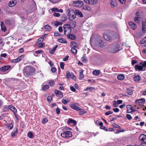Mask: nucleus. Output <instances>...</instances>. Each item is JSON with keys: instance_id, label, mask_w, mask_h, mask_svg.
<instances>
[{"instance_id": "1", "label": "nucleus", "mask_w": 146, "mask_h": 146, "mask_svg": "<svg viewBox=\"0 0 146 146\" xmlns=\"http://www.w3.org/2000/svg\"><path fill=\"white\" fill-rule=\"evenodd\" d=\"M102 38V36L99 35H97L94 37L92 36V44H93L92 47L95 49V46L96 47L101 48L105 46L106 44L103 42Z\"/></svg>"}, {"instance_id": "2", "label": "nucleus", "mask_w": 146, "mask_h": 146, "mask_svg": "<svg viewBox=\"0 0 146 146\" xmlns=\"http://www.w3.org/2000/svg\"><path fill=\"white\" fill-rule=\"evenodd\" d=\"M35 71L34 68L32 66H27L23 68V71L25 77H28L32 76Z\"/></svg>"}, {"instance_id": "3", "label": "nucleus", "mask_w": 146, "mask_h": 146, "mask_svg": "<svg viewBox=\"0 0 146 146\" xmlns=\"http://www.w3.org/2000/svg\"><path fill=\"white\" fill-rule=\"evenodd\" d=\"M120 44L116 43L115 44H112L110 46L109 50L112 53H115L121 50Z\"/></svg>"}, {"instance_id": "4", "label": "nucleus", "mask_w": 146, "mask_h": 146, "mask_svg": "<svg viewBox=\"0 0 146 146\" xmlns=\"http://www.w3.org/2000/svg\"><path fill=\"white\" fill-rule=\"evenodd\" d=\"M68 15L69 16V19L70 20H72L76 17L75 12L71 9H69L68 10Z\"/></svg>"}, {"instance_id": "5", "label": "nucleus", "mask_w": 146, "mask_h": 146, "mask_svg": "<svg viewBox=\"0 0 146 146\" xmlns=\"http://www.w3.org/2000/svg\"><path fill=\"white\" fill-rule=\"evenodd\" d=\"M139 64L141 66H140L138 64L136 65L135 67V69L136 70L143 71V67L146 66V61H144L143 62H141Z\"/></svg>"}, {"instance_id": "6", "label": "nucleus", "mask_w": 146, "mask_h": 146, "mask_svg": "<svg viewBox=\"0 0 146 146\" xmlns=\"http://www.w3.org/2000/svg\"><path fill=\"white\" fill-rule=\"evenodd\" d=\"M114 36V34L113 33L111 32L109 34L104 35V38L107 40L111 42L113 39V37Z\"/></svg>"}, {"instance_id": "7", "label": "nucleus", "mask_w": 146, "mask_h": 146, "mask_svg": "<svg viewBox=\"0 0 146 146\" xmlns=\"http://www.w3.org/2000/svg\"><path fill=\"white\" fill-rule=\"evenodd\" d=\"M61 135L62 137L64 138H68L72 136V132L70 131H66L61 133Z\"/></svg>"}, {"instance_id": "8", "label": "nucleus", "mask_w": 146, "mask_h": 146, "mask_svg": "<svg viewBox=\"0 0 146 146\" xmlns=\"http://www.w3.org/2000/svg\"><path fill=\"white\" fill-rule=\"evenodd\" d=\"M83 3L80 1H73V5L74 6L79 7L83 5Z\"/></svg>"}, {"instance_id": "9", "label": "nucleus", "mask_w": 146, "mask_h": 146, "mask_svg": "<svg viewBox=\"0 0 146 146\" xmlns=\"http://www.w3.org/2000/svg\"><path fill=\"white\" fill-rule=\"evenodd\" d=\"M145 102V100L144 98H141L140 100H137L135 101L136 104L140 106L143 105Z\"/></svg>"}, {"instance_id": "10", "label": "nucleus", "mask_w": 146, "mask_h": 146, "mask_svg": "<svg viewBox=\"0 0 146 146\" xmlns=\"http://www.w3.org/2000/svg\"><path fill=\"white\" fill-rule=\"evenodd\" d=\"M10 82L13 83L14 85H17L19 83L20 80L16 78H10L9 80Z\"/></svg>"}, {"instance_id": "11", "label": "nucleus", "mask_w": 146, "mask_h": 146, "mask_svg": "<svg viewBox=\"0 0 146 146\" xmlns=\"http://www.w3.org/2000/svg\"><path fill=\"white\" fill-rule=\"evenodd\" d=\"M10 68L11 66H4L0 68V71L3 72H5L10 69Z\"/></svg>"}, {"instance_id": "12", "label": "nucleus", "mask_w": 146, "mask_h": 146, "mask_svg": "<svg viewBox=\"0 0 146 146\" xmlns=\"http://www.w3.org/2000/svg\"><path fill=\"white\" fill-rule=\"evenodd\" d=\"M54 93L56 96L60 98L63 97V95L62 93L59 90H56L54 91Z\"/></svg>"}, {"instance_id": "13", "label": "nucleus", "mask_w": 146, "mask_h": 146, "mask_svg": "<svg viewBox=\"0 0 146 146\" xmlns=\"http://www.w3.org/2000/svg\"><path fill=\"white\" fill-rule=\"evenodd\" d=\"M110 3L112 8L116 7L117 6V3L115 0H111Z\"/></svg>"}, {"instance_id": "14", "label": "nucleus", "mask_w": 146, "mask_h": 146, "mask_svg": "<svg viewBox=\"0 0 146 146\" xmlns=\"http://www.w3.org/2000/svg\"><path fill=\"white\" fill-rule=\"evenodd\" d=\"M18 132V129L17 127H15L11 133V136L12 137H14L17 134Z\"/></svg>"}, {"instance_id": "15", "label": "nucleus", "mask_w": 146, "mask_h": 146, "mask_svg": "<svg viewBox=\"0 0 146 146\" xmlns=\"http://www.w3.org/2000/svg\"><path fill=\"white\" fill-rule=\"evenodd\" d=\"M129 24L131 28L133 30H135L137 27L136 25L132 22H129Z\"/></svg>"}, {"instance_id": "16", "label": "nucleus", "mask_w": 146, "mask_h": 146, "mask_svg": "<svg viewBox=\"0 0 146 146\" xmlns=\"http://www.w3.org/2000/svg\"><path fill=\"white\" fill-rule=\"evenodd\" d=\"M139 139L141 141L146 143V135L144 134H141L139 137Z\"/></svg>"}, {"instance_id": "17", "label": "nucleus", "mask_w": 146, "mask_h": 146, "mask_svg": "<svg viewBox=\"0 0 146 146\" xmlns=\"http://www.w3.org/2000/svg\"><path fill=\"white\" fill-rule=\"evenodd\" d=\"M8 108L10 110L13 111L14 113H16L17 112V109L12 105H10L8 106Z\"/></svg>"}, {"instance_id": "18", "label": "nucleus", "mask_w": 146, "mask_h": 146, "mask_svg": "<svg viewBox=\"0 0 146 146\" xmlns=\"http://www.w3.org/2000/svg\"><path fill=\"white\" fill-rule=\"evenodd\" d=\"M70 107L71 108L77 111L80 109V107L77 106L76 105V104H71L70 106Z\"/></svg>"}, {"instance_id": "19", "label": "nucleus", "mask_w": 146, "mask_h": 146, "mask_svg": "<svg viewBox=\"0 0 146 146\" xmlns=\"http://www.w3.org/2000/svg\"><path fill=\"white\" fill-rule=\"evenodd\" d=\"M67 123L68 124L71 123L73 124L74 125H75L76 123L75 120L71 119H69L67 120Z\"/></svg>"}, {"instance_id": "20", "label": "nucleus", "mask_w": 146, "mask_h": 146, "mask_svg": "<svg viewBox=\"0 0 146 146\" xmlns=\"http://www.w3.org/2000/svg\"><path fill=\"white\" fill-rule=\"evenodd\" d=\"M75 13L76 15H77L79 17H82L83 16V15L81 12L78 10H76Z\"/></svg>"}, {"instance_id": "21", "label": "nucleus", "mask_w": 146, "mask_h": 146, "mask_svg": "<svg viewBox=\"0 0 146 146\" xmlns=\"http://www.w3.org/2000/svg\"><path fill=\"white\" fill-rule=\"evenodd\" d=\"M1 30L4 32L7 30L6 27L2 21L1 22Z\"/></svg>"}, {"instance_id": "22", "label": "nucleus", "mask_w": 146, "mask_h": 146, "mask_svg": "<svg viewBox=\"0 0 146 146\" xmlns=\"http://www.w3.org/2000/svg\"><path fill=\"white\" fill-rule=\"evenodd\" d=\"M64 35H65L67 36L68 34H70L71 33V29H64Z\"/></svg>"}, {"instance_id": "23", "label": "nucleus", "mask_w": 146, "mask_h": 146, "mask_svg": "<svg viewBox=\"0 0 146 146\" xmlns=\"http://www.w3.org/2000/svg\"><path fill=\"white\" fill-rule=\"evenodd\" d=\"M126 92L129 95H132L133 93V90L132 89L130 88H127Z\"/></svg>"}, {"instance_id": "24", "label": "nucleus", "mask_w": 146, "mask_h": 146, "mask_svg": "<svg viewBox=\"0 0 146 146\" xmlns=\"http://www.w3.org/2000/svg\"><path fill=\"white\" fill-rule=\"evenodd\" d=\"M146 31V23L144 21L142 22V31L143 32H145Z\"/></svg>"}, {"instance_id": "25", "label": "nucleus", "mask_w": 146, "mask_h": 146, "mask_svg": "<svg viewBox=\"0 0 146 146\" xmlns=\"http://www.w3.org/2000/svg\"><path fill=\"white\" fill-rule=\"evenodd\" d=\"M51 10L52 12H58L60 13H62L63 10L62 9H59L56 7H54Z\"/></svg>"}, {"instance_id": "26", "label": "nucleus", "mask_w": 146, "mask_h": 146, "mask_svg": "<svg viewBox=\"0 0 146 146\" xmlns=\"http://www.w3.org/2000/svg\"><path fill=\"white\" fill-rule=\"evenodd\" d=\"M141 78L140 76L139 75H136L133 78L134 80L136 82H138L139 81Z\"/></svg>"}, {"instance_id": "27", "label": "nucleus", "mask_w": 146, "mask_h": 146, "mask_svg": "<svg viewBox=\"0 0 146 146\" xmlns=\"http://www.w3.org/2000/svg\"><path fill=\"white\" fill-rule=\"evenodd\" d=\"M58 47V45H56L52 49H51L50 50L49 53L51 54H53Z\"/></svg>"}, {"instance_id": "28", "label": "nucleus", "mask_w": 146, "mask_h": 146, "mask_svg": "<svg viewBox=\"0 0 146 146\" xmlns=\"http://www.w3.org/2000/svg\"><path fill=\"white\" fill-rule=\"evenodd\" d=\"M5 125L9 128L10 130H11L13 128V124L12 123H7Z\"/></svg>"}, {"instance_id": "29", "label": "nucleus", "mask_w": 146, "mask_h": 146, "mask_svg": "<svg viewBox=\"0 0 146 146\" xmlns=\"http://www.w3.org/2000/svg\"><path fill=\"white\" fill-rule=\"evenodd\" d=\"M67 36V37L70 39L74 40L76 39V36L74 35L69 34Z\"/></svg>"}, {"instance_id": "30", "label": "nucleus", "mask_w": 146, "mask_h": 146, "mask_svg": "<svg viewBox=\"0 0 146 146\" xmlns=\"http://www.w3.org/2000/svg\"><path fill=\"white\" fill-rule=\"evenodd\" d=\"M71 75L75 76L72 73L71 74L69 71H67L66 72V77L68 79L71 77Z\"/></svg>"}, {"instance_id": "31", "label": "nucleus", "mask_w": 146, "mask_h": 146, "mask_svg": "<svg viewBox=\"0 0 146 146\" xmlns=\"http://www.w3.org/2000/svg\"><path fill=\"white\" fill-rule=\"evenodd\" d=\"M52 27L48 25H46L44 26V29L46 31H49L52 29Z\"/></svg>"}, {"instance_id": "32", "label": "nucleus", "mask_w": 146, "mask_h": 146, "mask_svg": "<svg viewBox=\"0 0 146 146\" xmlns=\"http://www.w3.org/2000/svg\"><path fill=\"white\" fill-rule=\"evenodd\" d=\"M16 3L17 2L15 1H12L10 2L9 5L10 7H13L16 5Z\"/></svg>"}, {"instance_id": "33", "label": "nucleus", "mask_w": 146, "mask_h": 146, "mask_svg": "<svg viewBox=\"0 0 146 146\" xmlns=\"http://www.w3.org/2000/svg\"><path fill=\"white\" fill-rule=\"evenodd\" d=\"M58 40L59 42L63 43H66L67 42L66 40L64 38H62L58 39Z\"/></svg>"}, {"instance_id": "34", "label": "nucleus", "mask_w": 146, "mask_h": 146, "mask_svg": "<svg viewBox=\"0 0 146 146\" xmlns=\"http://www.w3.org/2000/svg\"><path fill=\"white\" fill-rule=\"evenodd\" d=\"M79 111V114L80 115H82L86 113V111H84L83 109L80 108V109L77 111Z\"/></svg>"}, {"instance_id": "35", "label": "nucleus", "mask_w": 146, "mask_h": 146, "mask_svg": "<svg viewBox=\"0 0 146 146\" xmlns=\"http://www.w3.org/2000/svg\"><path fill=\"white\" fill-rule=\"evenodd\" d=\"M27 135L28 137L30 138H32L34 137L33 133L31 131L27 133Z\"/></svg>"}, {"instance_id": "36", "label": "nucleus", "mask_w": 146, "mask_h": 146, "mask_svg": "<svg viewBox=\"0 0 146 146\" xmlns=\"http://www.w3.org/2000/svg\"><path fill=\"white\" fill-rule=\"evenodd\" d=\"M76 23L74 21H72L70 23V25L72 28H74L76 27Z\"/></svg>"}, {"instance_id": "37", "label": "nucleus", "mask_w": 146, "mask_h": 146, "mask_svg": "<svg viewBox=\"0 0 146 146\" xmlns=\"http://www.w3.org/2000/svg\"><path fill=\"white\" fill-rule=\"evenodd\" d=\"M93 74L94 75L98 76L100 74V71L98 70H95L93 72Z\"/></svg>"}, {"instance_id": "38", "label": "nucleus", "mask_w": 146, "mask_h": 146, "mask_svg": "<svg viewBox=\"0 0 146 146\" xmlns=\"http://www.w3.org/2000/svg\"><path fill=\"white\" fill-rule=\"evenodd\" d=\"M117 78L118 80H122L124 79L125 76L123 74H120L118 76Z\"/></svg>"}, {"instance_id": "39", "label": "nucleus", "mask_w": 146, "mask_h": 146, "mask_svg": "<svg viewBox=\"0 0 146 146\" xmlns=\"http://www.w3.org/2000/svg\"><path fill=\"white\" fill-rule=\"evenodd\" d=\"M48 84L50 86H52L54 84L55 82L53 80H50L48 81Z\"/></svg>"}, {"instance_id": "40", "label": "nucleus", "mask_w": 146, "mask_h": 146, "mask_svg": "<svg viewBox=\"0 0 146 146\" xmlns=\"http://www.w3.org/2000/svg\"><path fill=\"white\" fill-rule=\"evenodd\" d=\"M83 71L82 70L80 72V75H79V79L80 80L83 79L84 77V76L83 74Z\"/></svg>"}, {"instance_id": "41", "label": "nucleus", "mask_w": 146, "mask_h": 146, "mask_svg": "<svg viewBox=\"0 0 146 146\" xmlns=\"http://www.w3.org/2000/svg\"><path fill=\"white\" fill-rule=\"evenodd\" d=\"M71 51L74 54H76L77 50L76 49V48H75L74 47L71 48Z\"/></svg>"}, {"instance_id": "42", "label": "nucleus", "mask_w": 146, "mask_h": 146, "mask_svg": "<svg viewBox=\"0 0 146 146\" xmlns=\"http://www.w3.org/2000/svg\"><path fill=\"white\" fill-rule=\"evenodd\" d=\"M83 9L84 10L89 11H90L91 10V8L90 7L86 5H84L83 7Z\"/></svg>"}, {"instance_id": "43", "label": "nucleus", "mask_w": 146, "mask_h": 146, "mask_svg": "<svg viewBox=\"0 0 146 146\" xmlns=\"http://www.w3.org/2000/svg\"><path fill=\"white\" fill-rule=\"evenodd\" d=\"M71 48L74 47L75 48H76L77 47V45L75 42H71Z\"/></svg>"}, {"instance_id": "44", "label": "nucleus", "mask_w": 146, "mask_h": 146, "mask_svg": "<svg viewBox=\"0 0 146 146\" xmlns=\"http://www.w3.org/2000/svg\"><path fill=\"white\" fill-rule=\"evenodd\" d=\"M67 17L66 15H63L61 17V19L60 21L62 22H64L67 19Z\"/></svg>"}, {"instance_id": "45", "label": "nucleus", "mask_w": 146, "mask_h": 146, "mask_svg": "<svg viewBox=\"0 0 146 146\" xmlns=\"http://www.w3.org/2000/svg\"><path fill=\"white\" fill-rule=\"evenodd\" d=\"M63 28L64 29H71L70 25L68 24L64 25L63 26Z\"/></svg>"}, {"instance_id": "46", "label": "nucleus", "mask_w": 146, "mask_h": 146, "mask_svg": "<svg viewBox=\"0 0 146 146\" xmlns=\"http://www.w3.org/2000/svg\"><path fill=\"white\" fill-rule=\"evenodd\" d=\"M49 88V86L47 85H46L43 86L42 88V90L44 91L48 89Z\"/></svg>"}, {"instance_id": "47", "label": "nucleus", "mask_w": 146, "mask_h": 146, "mask_svg": "<svg viewBox=\"0 0 146 146\" xmlns=\"http://www.w3.org/2000/svg\"><path fill=\"white\" fill-rule=\"evenodd\" d=\"M81 60L83 62L86 63L87 62V58L85 56H84L81 58Z\"/></svg>"}, {"instance_id": "48", "label": "nucleus", "mask_w": 146, "mask_h": 146, "mask_svg": "<svg viewBox=\"0 0 146 146\" xmlns=\"http://www.w3.org/2000/svg\"><path fill=\"white\" fill-rule=\"evenodd\" d=\"M139 18H140L139 17H135V18H134V20L136 23H139V22H140L139 21Z\"/></svg>"}, {"instance_id": "49", "label": "nucleus", "mask_w": 146, "mask_h": 146, "mask_svg": "<svg viewBox=\"0 0 146 146\" xmlns=\"http://www.w3.org/2000/svg\"><path fill=\"white\" fill-rule=\"evenodd\" d=\"M54 24L56 26H58L59 25H62V23L61 22H60L58 21H55L54 22Z\"/></svg>"}, {"instance_id": "50", "label": "nucleus", "mask_w": 146, "mask_h": 146, "mask_svg": "<svg viewBox=\"0 0 146 146\" xmlns=\"http://www.w3.org/2000/svg\"><path fill=\"white\" fill-rule=\"evenodd\" d=\"M48 121V120L47 118H44L42 120V124H44Z\"/></svg>"}, {"instance_id": "51", "label": "nucleus", "mask_w": 146, "mask_h": 146, "mask_svg": "<svg viewBox=\"0 0 146 146\" xmlns=\"http://www.w3.org/2000/svg\"><path fill=\"white\" fill-rule=\"evenodd\" d=\"M113 106L114 107H117L118 106V104L116 101L114 100L113 101Z\"/></svg>"}, {"instance_id": "52", "label": "nucleus", "mask_w": 146, "mask_h": 146, "mask_svg": "<svg viewBox=\"0 0 146 146\" xmlns=\"http://www.w3.org/2000/svg\"><path fill=\"white\" fill-rule=\"evenodd\" d=\"M5 22L8 25H10L11 23V21L9 19H5Z\"/></svg>"}, {"instance_id": "53", "label": "nucleus", "mask_w": 146, "mask_h": 146, "mask_svg": "<svg viewBox=\"0 0 146 146\" xmlns=\"http://www.w3.org/2000/svg\"><path fill=\"white\" fill-rule=\"evenodd\" d=\"M146 42V36L144 38L141 40L140 41V43L141 44H143Z\"/></svg>"}, {"instance_id": "54", "label": "nucleus", "mask_w": 146, "mask_h": 146, "mask_svg": "<svg viewBox=\"0 0 146 146\" xmlns=\"http://www.w3.org/2000/svg\"><path fill=\"white\" fill-rule=\"evenodd\" d=\"M126 117L127 119L129 120H130L132 119V117L129 114H127L126 115Z\"/></svg>"}, {"instance_id": "55", "label": "nucleus", "mask_w": 146, "mask_h": 146, "mask_svg": "<svg viewBox=\"0 0 146 146\" xmlns=\"http://www.w3.org/2000/svg\"><path fill=\"white\" fill-rule=\"evenodd\" d=\"M60 66L61 67V68L63 70L64 69V64L63 62H61L60 63Z\"/></svg>"}, {"instance_id": "56", "label": "nucleus", "mask_w": 146, "mask_h": 146, "mask_svg": "<svg viewBox=\"0 0 146 146\" xmlns=\"http://www.w3.org/2000/svg\"><path fill=\"white\" fill-rule=\"evenodd\" d=\"M100 129L105 130L106 131H108V129L105 126L103 125L100 126Z\"/></svg>"}, {"instance_id": "57", "label": "nucleus", "mask_w": 146, "mask_h": 146, "mask_svg": "<svg viewBox=\"0 0 146 146\" xmlns=\"http://www.w3.org/2000/svg\"><path fill=\"white\" fill-rule=\"evenodd\" d=\"M53 15L54 17H58L60 16V14L58 13H53Z\"/></svg>"}, {"instance_id": "58", "label": "nucleus", "mask_w": 146, "mask_h": 146, "mask_svg": "<svg viewBox=\"0 0 146 146\" xmlns=\"http://www.w3.org/2000/svg\"><path fill=\"white\" fill-rule=\"evenodd\" d=\"M24 55H21L17 58L19 61L22 60V59L24 58Z\"/></svg>"}, {"instance_id": "59", "label": "nucleus", "mask_w": 146, "mask_h": 146, "mask_svg": "<svg viewBox=\"0 0 146 146\" xmlns=\"http://www.w3.org/2000/svg\"><path fill=\"white\" fill-rule=\"evenodd\" d=\"M133 108V106L130 105H128L127 106V110L129 109L130 110H131Z\"/></svg>"}, {"instance_id": "60", "label": "nucleus", "mask_w": 146, "mask_h": 146, "mask_svg": "<svg viewBox=\"0 0 146 146\" xmlns=\"http://www.w3.org/2000/svg\"><path fill=\"white\" fill-rule=\"evenodd\" d=\"M112 113H113L112 111H107V112H106L105 113V115H110V114H112Z\"/></svg>"}, {"instance_id": "61", "label": "nucleus", "mask_w": 146, "mask_h": 146, "mask_svg": "<svg viewBox=\"0 0 146 146\" xmlns=\"http://www.w3.org/2000/svg\"><path fill=\"white\" fill-rule=\"evenodd\" d=\"M112 126L114 127L115 128H119L120 127V126H119L117 125L115 123H114L112 125Z\"/></svg>"}, {"instance_id": "62", "label": "nucleus", "mask_w": 146, "mask_h": 146, "mask_svg": "<svg viewBox=\"0 0 146 146\" xmlns=\"http://www.w3.org/2000/svg\"><path fill=\"white\" fill-rule=\"evenodd\" d=\"M84 1L87 3L89 4H91V0H84Z\"/></svg>"}, {"instance_id": "63", "label": "nucleus", "mask_w": 146, "mask_h": 146, "mask_svg": "<svg viewBox=\"0 0 146 146\" xmlns=\"http://www.w3.org/2000/svg\"><path fill=\"white\" fill-rule=\"evenodd\" d=\"M56 70V69L54 67H52L51 68V70L52 72H55Z\"/></svg>"}, {"instance_id": "64", "label": "nucleus", "mask_w": 146, "mask_h": 146, "mask_svg": "<svg viewBox=\"0 0 146 146\" xmlns=\"http://www.w3.org/2000/svg\"><path fill=\"white\" fill-rule=\"evenodd\" d=\"M42 52V51L41 50H38L36 51H35V53L36 54H39L40 53Z\"/></svg>"}]
</instances>
